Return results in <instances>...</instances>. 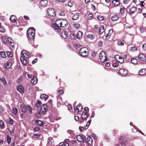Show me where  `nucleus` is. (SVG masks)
Listing matches in <instances>:
<instances>
[{
  "instance_id": "33",
  "label": "nucleus",
  "mask_w": 146,
  "mask_h": 146,
  "mask_svg": "<svg viewBox=\"0 0 146 146\" xmlns=\"http://www.w3.org/2000/svg\"><path fill=\"white\" fill-rule=\"evenodd\" d=\"M0 81L3 83L4 85H5L7 84L6 81L4 78H0Z\"/></svg>"
},
{
  "instance_id": "62",
  "label": "nucleus",
  "mask_w": 146,
  "mask_h": 146,
  "mask_svg": "<svg viewBox=\"0 0 146 146\" xmlns=\"http://www.w3.org/2000/svg\"><path fill=\"white\" fill-rule=\"evenodd\" d=\"M36 116L37 117H40V114L39 112L36 113Z\"/></svg>"
},
{
  "instance_id": "48",
  "label": "nucleus",
  "mask_w": 146,
  "mask_h": 146,
  "mask_svg": "<svg viewBox=\"0 0 146 146\" xmlns=\"http://www.w3.org/2000/svg\"><path fill=\"white\" fill-rule=\"evenodd\" d=\"M74 27L76 29H78L80 27V25L79 24H74Z\"/></svg>"
},
{
  "instance_id": "4",
  "label": "nucleus",
  "mask_w": 146,
  "mask_h": 146,
  "mask_svg": "<svg viewBox=\"0 0 146 146\" xmlns=\"http://www.w3.org/2000/svg\"><path fill=\"white\" fill-rule=\"evenodd\" d=\"M88 50L86 47L81 48L80 50L79 53L83 57L87 56L88 54Z\"/></svg>"
},
{
  "instance_id": "35",
  "label": "nucleus",
  "mask_w": 146,
  "mask_h": 146,
  "mask_svg": "<svg viewBox=\"0 0 146 146\" xmlns=\"http://www.w3.org/2000/svg\"><path fill=\"white\" fill-rule=\"evenodd\" d=\"M18 112V110L16 108H13L12 110V113L14 115H15Z\"/></svg>"
},
{
  "instance_id": "60",
  "label": "nucleus",
  "mask_w": 146,
  "mask_h": 146,
  "mask_svg": "<svg viewBox=\"0 0 146 146\" xmlns=\"http://www.w3.org/2000/svg\"><path fill=\"white\" fill-rule=\"evenodd\" d=\"M110 34H108V33L107 34H106V38L107 39H109L110 38Z\"/></svg>"
},
{
  "instance_id": "10",
  "label": "nucleus",
  "mask_w": 146,
  "mask_h": 146,
  "mask_svg": "<svg viewBox=\"0 0 146 146\" xmlns=\"http://www.w3.org/2000/svg\"><path fill=\"white\" fill-rule=\"evenodd\" d=\"M76 139L78 142H86L85 138L84 139L81 136L79 135L77 136Z\"/></svg>"
},
{
  "instance_id": "59",
  "label": "nucleus",
  "mask_w": 146,
  "mask_h": 146,
  "mask_svg": "<svg viewBox=\"0 0 146 146\" xmlns=\"http://www.w3.org/2000/svg\"><path fill=\"white\" fill-rule=\"evenodd\" d=\"M58 92L59 94H62L63 93V90H58Z\"/></svg>"
},
{
  "instance_id": "25",
  "label": "nucleus",
  "mask_w": 146,
  "mask_h": 146,
  "mask_svg": "<svg viewBox=\"0 0 146 146\" xmlns=\"http://www.w3.org/2000/svg\"><path fill=\"white\" fill-rule=\"evenodd\" d=\"M36 124L38 125H39L40 126H42L43 125V122L39 120H37L36 121Z\"/></svg>"
},
{
  "instance_id": "63",
  "label": "nucleus",
  "mask_w": 146,
  "mask_h": 146,
  "mask_svg": "<svg viewBox=\"0 0 146 146\" xmlns=\"http://www.w3.org/2000/svg\"><path fill=\"white\" fill-rule=\"evenodd\" d=\"M59 15L60 16H63L64 15V11H61L59 13Z\"/></svg>"
},
{
  "instance_id": "52",
  "label": "nucleus",
  "mask_w": 146,
  "mask_h": 146,
  "mask_svg": "<svg viewBox=\"0 0 146 146\" xmlns=\"http://www.w3.org/2000/svg\"><path fill=\"white\" fill-rule=\"evenodd\" d=\"M8 123L9 124H10L11 125L13 123V121L12 119H11L9 118V120L8 121Z\"/></svg>"
},
{
  "instance_id": "64",
  "label": "nucleus",
  "mask_w": 146,
  "mask_h": 146,
  "mask_svg": "<svg viewBox=\"0 0 146 146\" xmlns=\"http://www.w3.org/2000/svg\"><path fill=\"white\" fill-rule=\"evenodd\" d=\"M34 129L36 131H39L40 130V128L38 127H36L34 128Z\"/></svg>"
},
{
  "instance_id": "9",
  "label": "nucleus",
  "mask_w": 146,
  "mask_h": 146,
  "mask_svg": "<svg viewBox=\"0 0 146 146\" xmlns=\"http://www.w3.org/2000/svg\"><path fill=\"white\" fill-rule=\"evenodd\" d=\"M21 54H23V57L26 58L29 57L30 55V54L29 52L25 50H22Z\"/></svg>"
},
{
  "instance_id": "30",
  "label": "nucleus",
  "mask_w": 146,
  "mask_h": 146,
  "mask_svg": "<svg viewBox=\"0 0 146 146\" xmlns=\"http://www.w3.org/2000/svg\"><path fill=\"white\" fill-rule=\"evenodd\" d=\"M78 111L76 112L77 113H78L79 112L81 111L82 109V107L81 104H79L78 105Z\"/></svg>"
},
{
  "instance_id": "18",
  "label": "nucleus",
  "mask_w": 146,
  "mask_h": 146,
  "mask_svg": "<svg viewBox=\"0 0 146 146\" xmlns=\"http://www.w3.org/2000/svg\"><path fill=\"white\" fill-rule=\"evenodd\" d=\"M112 5L115 7H117L119 4V2L118 0H113L112 2Z\"/></svg>"
},
{
  "instance_id": "55",
  "label": "nucleus",
  "mask_w": 146,
  "mask_h": 146,
  "mask_svg": "<svg viewBox=\"0 0 146 146\" xmlns=\"http://www.w3.org/2000/svg\"><path fill=\"white\" fill-rule=\"evenodd\" d=\"M88 36L89 38L91 39L94 38V36L92 35H89Z\"/></svg>"
},
{
  "instance_id": "39",
  "label": "nucleus",
  "mask_w": 146,
  "mask_h": 146,
  "mask_svg": "<svg viewBox=\"0 0 146 146\" xmlns=\"http://www.w3.org/2000/svg\"><path fill=\"white\" fill-rule=\"evenodd\" d=\"M27 110H29V113L30 114L32 113V108L31 107H30L29 106L27 105Z\"/></svg>"
},
{
  "instance_id": "8",
  "label": "nucleus",
  "mask_w": 146,
  "mask_h": 146,
  "mask_svg": "<svg viewBox=\"0 0 146 146\" xmlns=\"http://www.w3.org/2000/svg\"><path fill=\"white\" fill-rule=\"evenodd\" d=\"M47 107L46 105L44 104L40 108L41 112L42 113H44L47 111Z\"/></svg>"
},
{
  "instance_id": "23",
  "label": "nucleus",
  "mask_w": 146,
  "mask_h": 146,
  "mask_svg": "<svg viewBox=\"0 0 146 146\" xmlns=\"http://www.w3.org/2000/svg\"><path fill=\"white\" fill-rule=\"evenodd\" d=\"M119 18V17L117 15H114L111 17V19L113 21H117Z\"/></svg>"
},
{
  "instance_id": "21",
  "label": "nucleus",
  "mask_w": 146,
  "mask_h": 146,
  "mask_svg": "<svg viewBox=\"0 0 146 146\" xmlns=\"http://www.w3.org/2000/svg\"><path fill=\"white\" fill-rule=\"evenodd\" d=\"M139 73L140 75H144L146 74V69H142L140 70L139 72Z\"/></svg>"
},
{
  "instance_id": "53",
  "label": "nucleus",
  "mask_w": 146,
  "mask_h": 146,
  "mask_svg": "<svg viewBox=\"0 0 146 146\" xmlns=\"http://www.w3.org/2000/svg\"><path fill=\"white\" fill-rule=\"evenodd\" d=\"M52 139H53L52 137H48V141H47L48 143L49 144V143L50 142V141L51 143L52 141H52Z\"/></svg>"
},
{
  "instance_id": "16",
  "label": "nucleus",
  "mask_w": 146,
  "mask_h": 146,
  "mask_svg": "<svg viewBox=\"0 0 146 146\" xmlns=\"http://www.w3.org/2000/svg\"><path fill=\"white\" fill-rule=\"evenodd\" d=\"M87 143L89 145H92L93 140L91 137L90 136H88L87 138Z\"/></svg>"
},
{
  "instance_id": "44",
  "label": "nucleus",
  "mask_w": 146,
  "mask_h": 146,
  "mask_svg": "<svg viewBox=\"0 0 146 146\" xmlns=\"http://www.w3.org/2000/svg\"><path fill=\"white\" fill-rule=\"evenodd\" d=\"M119 62L118 61L116 62L113 64V66L114 67H117L119 65Z\"/></svg>"
},
{
  "instance_id": "28",
  "label": "nucleus",
  "mask_w": 146,
  "mask_h": 146,
  "mask_svg": "<svg viewBox=\"0 0 146 146\" xmlns=\"http://www.w3.org/2000/svg\"><path fill=\"white\" fill-rule=\"evenodd\" d=\"M27 106H21V110L22 111L24 112H25L27 110Z\"/></svg>"
},
{
  "instance_id": "51",
  "label": "nucleus",
  "mask_w": 146,
  "mask_h": 146,
  "mask_svg": "<svg viewBox=\"0 0 146 146\" xmlns=\"http://www.w3.org/2000/svg\"><path fill=\"white\" fill-rule=\"evenodd\" d=\"M40 135L34 134L33 136V137L34 138H39L40 137Z\"/></svg>"
},
{
  "instance_id": "40",
  "label": "nucleus",
  "mask_w": 146,
  "mask_h": 146,
  "mask_svg": "<svg viewBox=\"0 0 146 146\" xmlns=\"http://www.w3.org/2000/svg\"><path fill=\"white\" fill-rule=\"evenodd\" d=\"M62 102V99L61 98H60L58 99L57 100V102L58 105H60L61 104Z\"/></svg>"
},
{
  "instance_id": "54",
  "label": "nucleus",
  "mask_w": 146,
  "mask_h": 146,
  "mask_svg": "<svg viewBox=\"0 0 146 146\" xmlns=\"http://www.w3.org/2000/svg\"><path fill=\"white\" fill-rule=\"evenodd\" d=\"M70 38L71 39H74L75 38V36L73 34H71L70 35Z\"/></svg>"
},
{
  "instance_id": "36",
  "label": "nucleus",
  "mask_w": 146,
  "mask_h": 146,
  "mask_svg": "<svg viewBox=\"0 0 146 146\" xmlns=\"http://www.w3.org/2000/svg\"><path fill=\"white\" fill-rule=\"evenodd\" d=\"M4 123L3 121L0 120V127L1 129L3 128L4 127Z\"/></svg>"
},
{
  "instance_id": "29",
  "label": "nucleus",
  "mask_w": 146,
  "mask_h": 146,
  "mask_svg": "<svg viewBox=\"0 0 146 146\" xmlns=\"http://www.w3.org/2000/svg\"><path fill=\"white\" fill-rule=\"evenodd\" d=\"M79 18V14L78 13H76L74 14L72 16V19L73 20H77Z\"/></svg>"
},
{
  "instance_id": "56",
  "label": "nucleus",
  "mask_w": 146,
  "mask_h": 146,
  "mask_svg": "<svg viewBox=\"0 0 146 146\" xmlns=\"http://www.w3.org/2000/svg\"><path fill=\"white\" fill-rule=\"evenodd\" d=\"M93 17V15L91 13H89L88 15V18L90 19H92Z\"/></svg>"
},
{
  "instance_id": "1",
  "label": "nucleus",
  "mask_w": 146,
  "mask_h": 146,
  "mask_svg": "<svg viewBox=\"0 0 146 146\" xmlns=\"http://www.w3.org/2000/svg\"><path fill=\"white\" fill-rule=\"evenodd\" d=\"M59 25L61 27H65L68 25V21L65 19H60L56 21V23H53L52 24V27L53 29L57 32H59L61 28L59 27Z\"/></svg>"
},
{
  "instance_id": "26",
  "label": "nucleus",
  "mask_w": 146,
  "mask_h": 146,
  "mask_svg": "<svg viewBox=\"0 0 146 146\" xmlns=\"http://www.w3.org/2000/svg\"><path fill=\"white\" fill-rule=\"evenodd\" d=\"M99 33L100 35L102 34L104 31V27L103 26H101L99 29Z\"/></svg>"
},
{
  "instance_id": "38",
  "label": "nucleus",
  "mask_w": 146,
  "mask_h": 146,
  "mask_svg": "<svg viewBox=\"0 0 146 146\" xmlns=\"http://www.w3.org/2000/svg\"><path fill=\"white\" fill-rule=\"evenodd\" d=\"M97 18L99 20L102 21L104 18V17L103 16H101L100 15H98L97 16Z\"/></svg>"
},
{
  "instance_id": "31",
  "label": "nucleus",
  "mask_w": 146,
  "mask_h": 146,
  "mask_svg": "<svg viewBox=\"0 0 146 146\" xmlns=\"http://www.w3.org/2000/svg\"><path fill=\"white\" fill-rule=\"evenodd\" d=\"M10 19V20L13 22H15L16 21V17L14 15H11Z\"/></svg>"
},
{
  "instance_id": "14",
  "label": "nucleus",
  "mask_w": 146,
  "mask_h": 146,
  "mask_svg": "<svg viewBox=\"0 0 146 146\" xmlns=\"http://www.w3.org/2000/svg\"><path fill=\"white\" fill-rule=\"evenodd\" d=\"M138 58L141 61H146V57L143 54H139L138 55Z\"/></svg>"
},
{
  "instance_id": "15",
  "label": "nucleus",
  "mask_w": 146,
  "mask_h": 146,
  "mask_svg": "<svg viewBox=\"0 0 146 146\" xmlns=\"http://www.w3.org/2000/svg\"><path fill=\"white\" fill-rule=\"evenodd\" d=\"M31 83L33 84H35L37 82V79L36 77L35 76H33V78L31 80Z\"/></svg>"
},
{
  "instance_id": "5",
  "label": "nucleus",
  "mask_w": 146,
  "mask_h": 146,
  "mask_svg": "<svg viewBox=\"0 0 146 146\" xmlns=\"http://www.w3.org/2000/svg\"><path fill=\"white\" fill-rule=\"evenodd\" d=\"M99 57L100 61L102 62H104L107 60L106 54L103 51L100 52L99 54Z\"/></svg>"
},
{
  "instance_id": "47",
  "label": "nucleus",
  "mask_w": 146,
  "mask_h": 146,
  "mask_svg": "<svg viewBox=\"0 0 146 146\" xmlns=\"http://www.w3.org/2000/svg\"><path fill=\"white\" fill-rule=\"evenodd\" d=\"M7 140L8 142V143L9 144L10 143L11 139V138L9 136H7Z\"/></svg>"
},
{
  "instance_id": "49",
  "label": "nucleus",
  "mask_w": 146,
  "mask_h": 146,
  "mask_svg": "<svg viewBox=\"0 0 146 146\" xmlns=\"http://www.w3.org/2000/svg\"><path fill=\"white\" fill-rule=\"evenodd\" d=\"M137 50V48L135 46L132 47L131 48V50L132 51H135Z\"/></svg>"
},
{
  "instance_id": "6",
  "label": "nucleus",
  "mask_w": 146,
  "mask_h": 146,
  "mask_svg": "<svg viewBox=\"0 0 146 146\" xmlns=\"http://www.w3.org/2000/svg\"><path fill=\"white\" fill-rule=\"evenodd\" d=\"M127 73V71L125 69H121L118 71V74L121 76H126Z\"/></svg>"
},
{
  "instance_id": "32",
  "label": "nucleus",
  "mask_w": 146,
  "mask_h": 146,
  "mask_svg": "<svg viewBox=\"0 0 146 146\" xmlns=\"http://www.w3.org/2000/svg\"><path fill=\"white\" fill-rule=\"evenodd\" d=\"M125 8L123 7L121 8L120 9V13L121 15H124V14L125 12Z\"/></svg>"
},
{
  "instance_id": "50",
  "label": "nucleus",
  "mask_w": 146,
  "mask_h": 146,
  "mask_svg": "<svg viewBox=\"0 0 146 146\" xmlns=\"http://www.w3.org/2000/svg\"><path fill=\"white\" fill-rule=\"evenodd\" d=\"M114 57L115 58L116 60H117V58H118L119 60H121V58H123L118 55H115Z\"/></svg>"
},
{
  "instance_id": "12",
  "label": "nucleus",
  "mask_w": 146,
  "mask_h": 146,
  "mask_svg": "<svg viewBox=\"0 0 146 146\" xmlns=\"http://www.w3.org/2000/svg\"><path fill=\"white\" fill-rule=\"evenodd\" d=\"M47 3L48 1L47 0H41L40 2V5L42 7L46 6Z\"/></svg>"
},
{
  "instance_id": "41",
  "label": "nucleus",
  "mask_w": 146,
  "mask_h": 146,
  "mask_svg": "<svg viewBox=\"0 0 146 146\" xmlns=\"http://www.w3.org/2000/svg\"><path fill=\"white\" fill-rule=\"evenodd\" d=\"M67 132L68 133L70 134L71 136L73 135L74 133L73 131L71 130H68L67 131Z\"/></svg>"
},
{
  "instance_id": "57",
  "label": "nucleus",
  "mask_w": 146,
  "mask_h": 146,
  "mask_svg": "<svg viewBox=\"0 0 146 146\" xmlns=\"http://www.w3.org/2000/svg\"><path fill=\"white\" fill-rule=\"evenodd\" d=\"M142 48L143 50H146V43L143 45Z\"/></svg>"
},
{
  "instance_id": "19",
  "label": "nucleus",
  "mask_w": 146,
  "mask_h": 146,
  "mask_svg": "<svg viewBox=\"0 0 146 146\" xmlns=\"http://www.w3.org/2000/svg\"><path fill=\"white\" fill-rule=\"evenodd\" d=\"M83 33L82 32L79 31L76 35V37L79 39H80L82 37Z\"/></svg>"
},
{
  "instance_id": "45",
  "label": "nucleus",
  "mask_w": 146,
  "mask_h": 146,
  "mask_svg": "<svg viewBox=\"0 0 146 146\" xmlns=\"http://www.w3.org/2000/svg\"><path fill=\"white\" fill-rule=\"evenodd\" d=\"M5 109L1 105H0V112H3L5 111Z\"/></svg>"
},
{
  "instance_id": "20",
  "label": "nucleus",
  "mask_w": 146,
  "mask_h": 146,
  "mask_svg": "<svg viewBox=\"0 0 146 146\" xmlns=\"http://www.w3.org/2000/svg\"><path fill=\"white\" fill-rule=\"evenodd\" d=\"M61 36L65 39L68 36V35L66 32L65 31H62L61 33Z\"/></svg>"
},
{
  "instance_id": "61",
  "label": "nucleus",
  "mask_w": 146,
  "mask_h": 146,
  "mask_svg": "<svg viewBox=\"0 0 146 146\" xmlns=\"http://www.w3.org/2000/svg\"><path fill=\"white\" fill-rule=\"evenodd\" d=\"M79 129H80V131H82L84 130V128L83 127L80 126L79 127Z\"/></svg>"
},
{
  "instance_id": "27",
  "label": "nucleus",
  "mask_w": 146,
  "mask_h": 146,
  "mask_svg": "<svg viewBox=\"0 0 146 146\" xmlns=\"http://www.w3.org/2000/svg\"><path fill=\"white\" fill-rule=\"evenodd\" d=\"M40 98L42 99H45V101H46L48 99V96L45 94H43L41 95Z\"/></svg>"
},
{
  "instance_id": "17",
  "label": "nucleus",
  "mask_w": 146,
  "mask_h": 146,
  "mask_svg": "<svg viewBox=\"0 0 146 146\" xmlns=\"http://www.w3.org/2000/svg\"><path fill=\"white\" fill-rule=\"evenodd\" d=\"M136 7H133L129 10V13L130 15L133 14L136 12Z\"/></svg>"
},
{
  "instance_id": "7",
  "label": "nucleus",
  "mask_w": 146,
  "mask_h": 146,
  "mask_svg": "<svg viewBox=\"0 0 146 146\" xmlns=\"http://www.w3.org/2000/svg\"><path fill=\"white\" fill-rule=\"evenodd\" d=\"M47 14L50 17H54L55 15V12L54 10L51 8H48L47 11Z\"/></svg>"
},
{
  "instance_id": "3",
  "label": "nucleus",
  "mask_w": 146,
  "mask_h": 146,
  "mask_svg": "<svg viewBox=\"0 0 146 146\" xmlns=\"http://www.w3.org/2000/svg\"><path fill=\"white\" fill-rule=\"evenodd\" d=\"M2 41L3 43H9L13 47H14V42L11 38L9 37L7 38V37L6 36H2Z\"/></svg>"
},
{
  "instance_id": "24",
  "label": "nucleus",
  "mask_w": 146,
  "mask_h": 146,
  "mask_svg": "<svg viewBox=\"0 0 146 146\" xmlns=\"http://www.w3.org/2000/svg\"><path fill=\"white\" fill-rule=\"evenodd\" d=\"M87 113L83 112L82 114L81 117L83 120H86L87 118Z\"/></svg>"
},
{
  "instance_id": "58",
  "label": "nucleus",
  "mask_w": 146,
  "mask_h": 146,
  "mask_svg": "<svg viewBox=\"0 0 146 146\" xmlns=\"http://www.w3.org/2000/svg\"><path fill=\"white\" fill-rule=\"evenodd\" d=\"M41 105V103L40 101H38L37 103L36 104V106L38 107H39Z\"/></svg>"
},
{
  "instance_id": "11",
  "label": "nucleus",
  "mask_w": 146,
  "mask_h": 146,
  "mask_svg": "<svg viewBox=\"0 0 146 146\" xmlns=\"http://www.w3.org/2000/svg\"><path fill=\"white\" fill-rule=\"evenodd\" d=\"M17 90L21 93L24 92V90L23 87L21 85H19L17 87Z\"/></svg>"
},
{
  "instance_id": "46",
  "label": "nucleus",
  "mask_w": 146,
  "mask_h": 146,
  "mask_svg": "<svg viewBox=\"0 0 146 146\" xmlns=\"http://www.w3.org/2000/svg\"><path fill=\"white\" fill-rule=\"evenodd\" d=\"M117 44L119 46L123 45L124 44V42L121 41H118L117 43Z\"/></svg>"
},
{
  "instance_id": "37",
  "label": "nucleus",
  "mask_w": 146,
  "mask_h": 146,
  "mask_svg": "<svg viewBox=\"0 0 146 146\" xmlns=\"http://www.w3.org/2000/svg\"><path fill=\"white\" fill-rule=\"evenodd\" d=\"M5 31L4 28L1 25V23H0V31L1 32L3 33Z\"/></svg>"
},
{
  "instance_id": "22",
  "label": "nucleus",
  "mask_w": 146,
  "mask_h": 146,
  "mask_svg": "<svg viewBox=\"0 0 146 146\" xmlns=\"http://www.w3.org/2000/svg\"><path fill=\"white\" fill-rule=\"evenodd\" d=\"M20 60L22 63L24 65H26L27 63L26 60L25 59L23 56H21L20 58Z\"/></svg>"
},
{
  "instance_id": "13",
  "label": "nucleus",
  "mask_w": 146,
  "mask_h": 146,
  "mask_svg": "<svg viewBox=\"0 0 146 146\" xmlns=\"http://www.w3.org/2000/svg\"><path fill=\"white\" fill-rule=\"evenodd\" d=\"M11 66L12 63L10 62H8L5 63L3 65V67L5 69L7 70L10 68Z\"/></svg>"
},
{
  "instance_id": "43",
  "label": "nucleus",
  "mask_w": 146,
  "mask_h": 146,
  "mask_svg": "<svg viewBox=\"0 0 146 146\" xmlns=\"http://www.w3.org/2000/svg\"><path fill=\"white\" fill-rule=\"evenodd\" d=\"M7 54L8 56L9 57H11L13 56V54L11 52H7Z\"/></svg>"
},
{
  "instance_id": "42",
  "label": "nucleus",
  "mask_w": 146,
  "mask_h": 146,
  "mask_svg": "<svg viewBox=\"0 0 146 146\" xmlns=\"http://www.w3.org/2000/svg\"><path fill=\"white\" fill-rule=\"evenodd\" d=\"M0 54H1V55L2 57L5 58L6 56L5 52H0Z\"/></svg>"
},
{
  "instance_id": "34",
  "label": "nucleus",
  "mask_w": 146,
  "mask_h": 146,
  "mask_svg": "<svg viewBox=\"0 0 146 146\" xmlns=\"http://www.w3.org/2000/svg\"><path fill=\"white\" fill-rule=\"evenodd\" d=\"M131 63L133 64H137L138 62L137 59L135 58H131Z\"/></svg>"
},
{
  "instance_id": "2",
  "label": "nucleus",
  "mask_w": 146,
  "mask_h": 146,
  "mask_svg": "<svg viewBox=\"0 0 146 146\" xmlns=\"http://www.w3.org/2000/svg\"><path fill=\"white\" fill-rule=\"evenodd\" d=\"M27 38L29 41H31V42H32V41H33L35 37V29L32 27L29 28L27 30Z\"/></svg>"
}]
</instances>
